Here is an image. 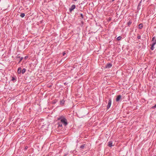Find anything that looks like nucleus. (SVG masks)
Masks as SVG:
<instances>
[{"instance_id": "20e7f679", "label": "nucleus", "mask_w": 156, "mask_h": 156, "mask_svg": "<svg viewBox=\"0 0 156 156\" xmlns=\"http://www.w3.org/2000/svg\"><path fill=\"white\" fill-rule=\"evenodd\" d=\"M76 7V6L74 5H72L71 7L69 8V10L70 12H71L72 11L73 9H74Z\"/></svg>"}, {"instance_id": "f257e3e1", "label": "nucleus", "mask_w": 156, "mask_h": 156, "mask_svg": "<svg viewBox=\"0 0 156 156\" xmlns=\"http://www.w3.org/2000/svg\"><path fill=\"white\" fill-rule=\"evenodd\" d=\"M58 119L60 120L61 122L65 126H66L68 124L66 119L63 116H61L58 117Z\"/></svg>"}, {"instance_id": "7ed1b4c3", "label": "nucleus", "mask_w": 156, "mask_h": 156, "mask_svg": "<svg viewBox=\"0 0 156 156\" xmlns=\"http://www.w3.org/2000/svg\"><path fill=\"white\" fill-rule=\"evenodd\" d=\"M152 44H156V38L155 37H154L152 38Z\"/></svg>"}, {"instance_id": "39448f33", "label": "nucleus", "mask_w": 156, "mask_h": 156, "mask_svg": "<svg viewBox=\"0 0 156 156\" xmlns=\"http://www.w3.org/2000/svg\"><path fill=\"white\" fill-rule=\"evenodd\" d=\"M121 95H119L118 96H117V97L116 98V101L117 102L119 101V100L121 99Z\"/></svg>"}, {"instance_id": "9b49d317", "label": "nucleus", "mask_w": 156, "mask_h": 156, "mask_svg": "<svg viewBox=\"0 0 156 156\" xmlns=\"http://www.w3.org/2000/svg\"><path fill=\"white\" fill-rule=\"evenodd\" d=\"M26 69H25V68H23L22 71H21V73H22V74H24L26 72Z\"/></svg>"}, {"instance_id": "0eeeda50", "label": "nucleus", "mask_w": 156, "mask_h": 156, "mask_svg": "<svg viewBox=\"0 0 156 156\" xmlns=\"http://www.w3.org/2000/svg\"><path fill=\"white\" fill-rule=\"evenodd\" d=\"M17 73L19 74H21V68L20 67H19L17 70Z\"/></svg>"}, {"instance_id": "2eb2a0df", "label": "nucleus", "mask_w": 156, "mask_h": 156, "mask_svg": "<svg viewBox=\"0 0 156 156\" xmlns=\"http://www.w3.org/2000/svg\"><path fill=\"white\" fill-rule=\"evenodd\" d=\"M121 39V37L120 36H119L117 37V39L118 41L120 40Z\"/></svg>"}, {"instance_id": "f8f14e48", "label": "nucleus", "mask_w": 156, "mask_h": 156, "mask_svg": "<svg viewBox=\"0 0 156 156\" xmlns=\"http://www.w3.org/2000/svg\"><path fill=\"white\" fill-rule=\"evenodd\" d=\"M65 102V101L63 100H61L60 101V104L63 105L64 104Z\"/></svg>"}, {"instance_id": "dca6fc26", "label": "nucleus", "mask_w": 156, "mask_h": 156, "mask_svg": "<svg viewBox=\"0 0 156 156\" xmlns=\"http://www.w3.org/2000/svg\"><path fill=\"white\" fill-rule=\"evenodd\" d=\"M141 38V36H140V35H138L137 36V38L138 39H140Z\"/></svg>"}, {"instance_id": "9d476101", "label": "nucleus", "mask_w": 156, "mask_h": 156, "mask_svg": "<svg viewBox=\"0 0 156 156\" xmlns=\"http://www.w3.org/2000/svg\"><path fill=\"white\" fill-rule=\"evenodd\" d=\"M143 27V25L142 24H140L139 25V28L140 29H142Z\"/></svg>"}, {"instance_id": "423d86ee", "label": "nucleus", "mask_w": 156, "mask_h": 156, "mask_svg": "<svg viewBox=\"0 0 156 156\" xmlns=\"http://www.w3.org/2000/svg\"><path fill=\"white\" fill-rule=\"evenodd\" d=\"M112 66V65L111 63H109L106 65V68H111Z\"/></svg>"}, {"instance_id": "f03ea898", "label": "nucleus", "mask_w": 156, "mask_h": 156, "mask_svg": "<svg viewBox=\"0 0 156 156\" xmlns=\"http://www.w3.org/2000/svg\"><path fill=\"white\" fill-rule=\"evenodd\" d=\"M111 103H112L111 100V99H110L108 101V105L107 106V109H108L110 108L111 105Z\"/></svg>"}, {"instance_id": "4be33fe9", "label": "nucleus", "mask_w": 156, "mask_h": 156, "mask_svg": "<svg viewBox=\"0 0 156 156\" xmlns=\"http://www.w3.org/2000/svg\"><path fill=\"white\" fill-rule=\"evenodd\" d=\"M22 59H23V58H21V59H20V62L21 61V60Z\"/></svg>"}, {"instance_id": "412c9836", "label": "nucleus", "mask_w": 156, "mask_h": 156, "mask_svg": "<svg viewBox=\"0 0 156 156\" xmlns=\"http://www.w3.org/2000/svg\"><path fill=\"white\" fill-rule=\"evenodd\" d=\"M59 126H62V125L61 124L60 125V124H59Z\"/></svg>"}, {"instance_id": "6ab92c4d", "label": "nucleus", "mask_w": 156, "mask_h": 156, "mask_svg": "<svg viewBox=\"0 0 156 156\" xmlns=\"http://www.w3.org/2000/svg\"><path fill=\"white\" fill-rule=\"evenodd\" d=\"M131 24V22H129L128 23V25H130Z\"/></svg>"}, {"instance_id": "a211bd4d", "label": "nucleus", "mask_w": 156, "mask_h": 156, "mask_svg": "<svg viewBox=\"0 0 156 156\" xmlns=\"http://www.w3.org/2000/svg\"><path fill=\"white\" fill-rule=\"evenodd\" d=\"M153 108H156V104L152 107Z\"/></svg>"}, {"instance_id": "f3484780", "label": "nucleus", "mask_w": 156, "mask_h": 156, "mask_svg": "<svg viewBox=\"0 0 156 156\" xmlns=\"http://www.w3.org/2000/svg\"><path fill=\"white\" fill-rule=\"evenodd\" d=\"M80 16H81V17L82 18H83V15L82 14H80Z\"/></svg>"}, {"instance_id": "6e6552de", "label": "nucleus", "mask_w": 156, "mask_h": 156, "mask_svg": "<svg viewBox=\"0 0 156 156\" xmlns=\"http://www.w3.org/2000/svg\"><path fill=\"white\" fill-rule=\"evenodd\" d=\"M112 144H113L112 141H110L108 142V146L109 147H111L113 146Z\"/></svg>"}, {"instance_id": "1a4fd4ad", "label": "nucleus", "mask_w": 156, "mask_h": 156, "mask_svg": "<svg viewBox=\"0 0 156 156\" xmlns=\"http://www.w3.org/2000/svg\"><path fill=\"white\" fill-rule=\"evenodd\" d=\"M155 45V44H152V45H151V50H153L154 49V46Z\"/></svg>"}, {"instance_id": "393cba45", "label": "nucleus", "mask_w": 156, "mask_h": 156, "mask_svg": "<svg viewBox=\"0 0 156 156\" xmlns=\"http://www.w3.org/2000/svg\"><path fill=\"white\" fill-rule=\"evenodd\" d=\"M77 0H74V1H76Z\"/></svg>"}, {"instance_id": "b1692460", "label": "nucleus", "mask_w": 156, "mask_h": 156, "mask_svg": "<svg viewBox=\"0 0 156 156\" xmlns=\"http://www.w3.org/2000/svg\"><path fill=\"white\" fill-rule=\"evenodd\" d=\"M115 0H112V2H113Z\"/></svg>"}, {"instance_id": "aec40b11", "label": "nucleus", "mask_w": 156, "mask_h": 156, "mask_svg": "<svg viewBox=\"0 0 156 156\" xmlns=\"http://www.w3.org/2000/svg\"><path fill=\"white\" fill-rule=\"evenodd\" d=\"M66 54V53H65V52H63V56L65 55Z\"/></svg>"}, {"instance_id": "5701e85b", "label": "nucleus", "mask_w": 156, "mask_h": 156, "mask_svg": "<svg viewBox=\"0 0 156 156\" xmlns=\"http://www.w3.org/2000/svg\"><path fill=\"white\" fill-rule=\"evenodd\" d=\"M27 148H28V147H25V149H27Z\"/></svg>"}, {"instance_id": "4468645a", "label": "nucleus", "mask_w": 156, "mask_h": 156, "mask_svg": "<svg viewBox=\"0 0 156 156\" xmlns=\"http://www.w3.org/2000/svg\"><path fill=\"white\" fill-rule=\"evenodd\" d=\"M85 145H85V144H83V145H82L80 146V147L81 148H82V149H83V148L84 147H85Z\"/></svg>"}, {"instance_id": "ddd939ff", "label": "nucleus", "mask_w": 156, "mask_h": 156, "mask_svg": "<svg viewBox=\"0 0 156 156\" xmlns=\"http://www.w3.org/2000/svg\"><path fill=\"white\" fill-rule=\"evenodd\" d=\"M25 16V15L24 13H21L20 15V16L22 18L23 17Z\"/></svg>"}]
</instances>
